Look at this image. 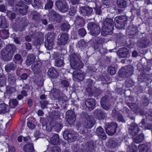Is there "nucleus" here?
Listing matches in <instances>:
<instances>
[{"label": "nucleus", "instance_id": "1", "mask_svg": "<svg viewBox=\"0 0 152 152\" xmlns=\"http://www.w3.org/2000/svg\"><path fill=\"white\" fill-rule=\"evenodd\" d=\"M69 57L70 66L75 70L73 72V76L80 81H83L85 77L80 69L83 67V64L75 53L70 55Z\"/></svg>", "mask_w": 152, "mask_h": 152}, {"label": "nucleus", "instance_id": "2", "mask_svg": "<svg viewBox=\"0 0 152 152\" xmlns=\"http://www.w3.org/2000/svg\"><path fill=\"white\" fill-rule=\"evenodd\" d=\"M16 50V47L14 45L9 44L1 51L2 59L6 61H10Z\"/></svg>", "mask_w": 152, "mask_h": 152}, {"label": "nucleus", "instance_id": "3", "mask_svg": "<svg viewBox=\"0 0 152 152\" xmlns=\"http://www.w3.org/2000/svg\"><path fill=\"white\" fill-rule=\"evenodd\" d=\"M113 29V19L110 18H107L103 22V26H102L101 35L103 36L112 35Z\"/></svg>", "mask_w": 152, "mask_h": 152}, {"label": "nucleus", "instance_id": "4", "mask_svg": "<svg viewBox=\"0 0 152 152\" xmlns=\"http://www.w3.org/2000/svg\"><path fill=\"white\" fill-rule=\"evenodd\" d=\"M81 116L84 119L83 124L85 128L91 129L95 125L96 121L91 115H89L87 113L83 112Z\"/></svg>", "mask_w": 152, "mask_h": 152}, {"label": "nucleus", "instance_id": "5", "mask_svg": "<svg viewBox=\"0 0 152 152\" xmlns=\"http://www.w3.org/2000/svg\"><path fill=\"white\" fill-rule=\"evenodd\" d=\"M60 113L58 110H55L51 113L50 117L51 119V121L56 124V126L59 130H61L63 126L62 120L60 118Z\"/></svg>", "mask_w": 152, "mask_h": 152}, {"label": "nucleus", "instance_id": "6", "mask_svg": "<svg viewBox=\"0 0 152 152\" xmlns=\"http://www.w3.org/2000/svg\"><path fill=\"white\" fill-rule=\"evenodd\" d=\"M87 27L89 33L93 36H98L101 32L100 28L98 23L89 22L87 25Z\"/></svg>", "mask_w": 152, "mask_h": 152}, {"label": "nucleus", "instance_id": "7", "mask_svg": "<svg viewBox=\"0 0 152 152\" xmlns=\"http://www.w3.org/2000/svg\"><path fill=\"white\" fill-rule=\"evenodd\" d=\"M55 37V33L53 32L48 33L46 39L44 42L45 46L47 50H50L53 48Z\"/></svg>", "mask_w": 152, "mask_h": 152}, {"label": "nucleus", "instance_id": "8", "mask_svg": "<svg viewBox=\"0 0 152 152\" xmlns=\"http://www.w3.org/2000/svg\"><path fill=\"white\" fill-rule=\"evenodd\" d=\"M56 7L61 12L65 13L69 10V6L67 1L65 0H58L56 1Z\"/></svg>", "mask_w": 152, "mask_h": 152}, {"label": "nucleus", "instance_id": "9", "mask_svg": "<svg viewBox=\"0 0 152 152\" xmlns=\"http://www.w3.org/2000/svg\"><path fill=\"white\" fill-rule=\"evenodd\" d=\"M104 128L107 134L108 135L112 136L115 133L118 125L116 123L113 122L105 124Z\"/></svg>", "mask_w": 152, "mask_h": 152}, {"label": "nucleus", "instance_id": "10", "mask_svg": "<svg viewBox=\"0 0 152 152\" xmlns=\"http://www.w3.org/2000/svg\"><path fill=\"white\" fill-rule=\"evenodd\" d=\"M69 130H65L63 132V138L69 142H72L75 141L77 138L75 134Z\"/></svg>", "mask_w": 152, "mask_h": 152}, {"label": "nucleus", "instance_id": "11", "mask_svg": "<svg viewBox=\"0 0 152 152\" xmlns=\"http://www.w3.org/2000/svg\"><path fill=\"white\" fill-rule=\"evenodd\" d=\"M49 18L50 20L54 23H60L62 20L61 16L53 10L50 12Z\"/></svg>", "mask_w": 152, "mask_h": 152}, {"label": "nucleus", "instance_id": "12", "mask_svg": "<svg viewBox=\"0 0 152 152\" xmlns=\"http://www.w3.org/2000/svg\"><path fill=\"white\" fill-rule=\"evenodd\" d=\"M150 43L149 39L146 37L140 38L137 41V45L141 48H145L147 47Z\"/></svg>", "mask_w": 152, "mask_h": 152}, {"label": "nucleus", "instance_id": "13", "mask_svg": "<svg viewBox=\"0 0 152 152\" xmlns=\"http://www.w3.org/2000/svg\"><path fill=\"white\" fill-rule=\"evenodd\" d=\"M69 38V35L67 33H62L60 38L58 39L57 45L59 46L65 45L67 43Z\"/></svg>", "mask_w": 152, "mask_h": 152}, {"label": "nucleus", "instance_id": "14", "mask_svg": "<svg viewBox=\"0 0 152 152\" xmlns=\"http://www.w3.org/2000/svg\"><path fill=\"white\" fill-rule=\"evenodd\" d=\"M136 26L134 25L129 26L126 29V33L129 35H133V38H137L138 37V32L137 31Z\"/></svg>", "mask_w": 152, "mask_h": 152}, {"label": "nucleus", "instance_id": "15", "mask_svg": "<svg viewBox=\"0 0 152 152\" xmlns=\"http://www.w3.org/2000/svg\"><path fill=\"white\" fill-rule=\"evenodd\" d=\"M92 8L88 6L80 7L79 12L82 15L89 16L93 12Z\"/></svg>", "mask_w": 152, "mask_h": 152}, {"label": "nucleus", "instance_id": "16", "mask_svg": "<svg viewBox=\"0 0 152 152\" xmlns=\"http://www.w3.org/2000/svg\"><path fill=\"white\" fill-rule=\"evenodd\" d=\"M66 118H67L68 123L72 124L76 120V116L74 111L69 110L66 113Z\"/></svg>", "mask_w": 152, "mask_h": 152}, {"label": "nucleus", "instance_id": "17", "mask_svg": "<svg viewBox=\"0 0 152 152\" xmlns=\"http://www.w3.org/2000/svg\"><path fill=\"white\" fill-rule=\"evenodd\" d=\"M126 104L135 113L140 114V115H142L144 114L143 111L141 110L136 104L133 103H127Z\"/></svg>", "mask_w": 152, "mask_h": 152}, {"label": "nucleus", "instance_id": "18", "mask_svg": "<svg viewBox=\"0 0 152 152\" xmlns=\"http://www.w3.org/2000/svg\"><path fill=\"white\" fill-rule=\"evenodd\" d=\"M85 105L89 110H92L95 107V100L93 98H88L85 102Z\"/></svg>", "mask_w": 152, "mask_h": 152}, {"label": "nucleus", "instance_id": "19", "mask_svg": "<svg viewBox=\"0 0 152 152\" xmlns=\"http://www.w3.org/2000/svg\"><path fill=\"white\" fill-rule=\"evenodd\" d=\"M140 131L137 125L135 124H131L129 129V133L133 136L136 135Z\"/></svg>", "mask_w": 152, "mask_h": 152}, {"label": "nucleus", "instance_id": "20", "mask_svg": "<svg viewBox=\"0 0 152 152\" xmlns=\"http://www.w3.org/2000/svg\"><path fill=\"white\" fill-rule=\"evenodd\" d=\"M115 26L118 29L124 28V15L117 16L115 18Z\"/></svg>", "mask_w": 152, "mask_h": 152}, {"label": "nucleus", "instance_id": "21", "mask_svg": "<svg viewBox=\"0 0 152 152\" xmlns=\"http://www.w3.org/2000/svg\"><path fill=\"white\" fill-rule=\"evenodd\" d=\"M50 141L51 144L55 145H60L62 141L59 138V135L55 134L53 135L50 139Z\"/></svg>", "mask_w": 152, "mask_h": 152}, {"label": "nucleus", "instance_id": "22", "mask_svg": "<svg viewBox=\"0 0 152 152\" xmlns=\"http://www.w3.org/2000/svg\"><path fill=\"white\" fill-rule=\"evenodd\" d=\"M94 115L96 118L100 120H104L106 116V113L104 111L97 109L94 110Z\"/></svg>", "mask_w": 152, "mask_h": 152}, {"label": "nucleus", "instance_id": "23", "mask_svg": "<svg viewBox=\"0 0 152 152\" xmlns=\"http://www.w3.org/2000/svg\"><path fill=\"white\" fill-rule=\"evenodd\" d=\"M47 74L49 76L53 79L57 78L58 75L57 70L53 67L49 69Z\"/></svg>", "mask_w": 152, "mask_h": 152}, {"label": "nucleus", "instance_id": "24", "mask_svg": "<svg viewBox=\"0 0 152 152\" xmlns=\"http://www.w3.org/2000/svg\"><path fill=\"white\" fill-rule=\"evenodd\" d=\"M53 58L55 59V65L58 67H60L64 65V62L63 59L58 58V53H55L53 56Z\"/></svg>", "mask_w": 152, "mask_h": 152}, {"label": "nucleus", "instance_id": "25", "mask_svg": "<svg viewBox=\"0 0 152 152\" xmlns=\"http://www.w3.org/2000/svg\"><path fill=\"white\" fill-rule=\"evenodd\" d=\"M124 75L126 77L131 76L133 74V67L130 65H128L124 67Z\"/></svg>", "mask_w": 152, "mask_h": 152}, {"label": "nucleus", "instance_id": "26", "mask_svg": "<svg viewBox=\"0 0 152 152\" xmlns=\"http://www.w3.org/2000/svg\"><path fill=\"white\" fill-rule=\"evenodd\" d=\"M96 135L100 138L103 140H105L106 138V135L104 129L100 126L98 127L96 129Z\"/></svg>", "mask_w": 152, "mask_h": 152}, {"label": "nucleus", "instance_id": "27", "mask_svg": "<svg viewBox=\"0 0 152 152\" xmlns=\"http://www.w3.org/2000/svg\"><path fill=\"white\" fill-rule=\"evenodd\" d=\"M56 124L53 121H50L49 124H46V129L48 131L50 132L52 130L53 128L54 127L57 132H59L61 130H59L58 126H56Z\"/></svg>", "mask_w": 152, "mask_h": 152}, {"label": "nucleus", "instance_id": "28", "mask_svg": "<svg viewBox=\"0 0 152 152\" xmlns=\"http://www.w3.org/2000/svg\"><path fill=\"white\" fill-rule=\"evenodd\" d=\"M42 64V62L40 61H35L31 65L32 69L35 72H39Z\"/></svg>", "mask_w": 152, "mask_h": 152}, {"label": "nucleus", "instance_id": "29", "mask_svg": "<svg viewBox=\"0 0 152 152\" xmlns=\"http://www.w3.org/2000/svg\"><path fill=\"white\" fill-rule=\"evenodd\" d=\"M23 150L25 152H34V149L32 143H26L23 146Z\"/></svg>", "mask_w": 152, "mask_h": 152}, {"label": "nucleus", "instance_id": "30", "mask_svg": "<svg viewBox=\"0 0 152 152\" xmlns=\"http://www.w3.org/2000/svg\"><path fill=\"white\" fill-rule=\"evenodd\" d=\"M32 5L35 9H41L43 7V3L41 0H32Z\"/></svg>", "mask_w": 152, "mask_h": 152}, {"label": "nucleus", "instance_id": "31", "mask_svg": "<svg viewBox=\"0 0 152 152\" xmlns=\"http://www.w3.org/2000/svg\"><path fill=\"white\" fill-rule=\"evenodd\" d=\"M76 21L77 23L76 26H78V27H82L83 26L85 23V20L84 18L83 17H80L79 15L76 17Z\"/></svg>", "mask_w": 152, "mask_h": 152}, {"label": "nucleus", "instance_id": "32", "mask_svg": "<svg viewBox=\"0 0 152 152\" xmlns=\"http://www.w3.org/2000/svg\"><path fill=\"white\" fill-rule=\"evenodd\" d=\"M16 66L13 62H10L6 64L5 66V69L7 72H10L11 70L14 71Z\"/></svg>", "mask_w": 152, "mask_h": 152}, {"label": "nucleus", "instance_id": "33", "mask_svg": "<svg viewBox=\"0 0 152 152\" xmlns=\"http://www.w3.org/2000/svg\"><path fill=\"white\" fill-rule=\"evenodd\" d=\"M9 106L4 103L0 104V114H5L9 111Z\"/></svg>", "mask_w": 152, "mask_h": 152}, {"label": "nucleus", "instance_id": "34", "mask_svg": "<svg viewBox=\"0 0 152 152\" xmlns=\"http://www.w3.org/2000/svg\"><path fill=\"white\" fill-rule=\"evenodd\" d=\"M133 139L134 142L140 143L142 142L144 140V134L141 133L137 136H134L133 137Z\"/></svg>", "mask_w": 152, "mask_h": 152}, {"label": "nucleus", "instance_id": "35", "mask_svg": "<svg viewBox=\"0 0 152 152\" xmlns=\"http://www.w3.org/2000/svg\"><path fill=\"white\" fill-rule=\"evenodd\" d=\"M35 56L33 54L29 55L26 61V65L29 66L31 64L34 62H35Z\"/></svg>", "mask_w": 152, "mask_h": 152}, {"label": "nucleus", "instance_id": "36", "mask_svg": "<svg viewBox=\"0 0 152 152\" xmlns=\"http://www.w3.org/2000/svg\"><path fill=\"white\" fill-rule=\"evenodd\" d=\"M138 80L141 82H145L150 79V75L148 74L141 73L138 76Z\"/></svg>", "mask_w": 152, "mask_h": 152}, {"label": "nucleus", "instance_id": "37", "mask_svg": "<svg viewBox=\"0 0 152 152\" xmlns=\"http://www.w3.org/2000/svg\"><path fill=\"white\" fill-rule=\"evenodd\" d=\"M9 31L7 29L0 30V37L3 39H6L9 37Z\"/></svg>", "mask_w": 152, "mask_h": 152}, {"label": "nucleus", "instance_id": "38", "mask_svg": "<svg viewBox=\"0 0 152 152\" xmlns=\"http://www.w3.org/2000/svg\"><path fill=\"white\" fill-rule=\"evenodd\" d=\"M35 121V119L33 118L28 120L27 125L30 129L33 130L36 127V126L34 124Z\"/></svg>", "mask_w": 152, "mask_h": 152}, {"label": "nucleus", "instance_id": "39", "mask_svg": "<svg viewBox=\"0 0 152 152\" xmlns=\"http://www.w3.org/2000/svg\"><path fill=\"white\" fill-rule=\"evenodd\" d=\"M0 27L3 28L7 27L5 17L3 15L0 16Z\"/></svg>", "mask_w": 152, "mask_h": 152}, {"label": "nucleus", "instance_id": "40", "mask_svg": "<svg viewBox=\"0 0 152 152\" xmlns=\"http://www.w3.org/2000/svg\"><path fill=\"white\" fill-rule=\"evenodd\" d=\"M108 101L107 98L106 96L103 97L101 99V104L102 107L106 110H107L108 108L105 104Z\"/></svg>", "mask_w": 152, "mask_h": 152}, {"label": "nucleus", "instance_id": "41", "mask_svg": "<svg viewBox=\"0 0 152 152\" xmlns=\"http://www.w3.org/2000/svg\"><path fill=\"white\" fill-rule=\"evenodd\" d=\"M138 147L139 152H148L149 149L148 146L144 144L139 145Z\"/></svg>", "mask_w": 152, "mask_h": 152}, {"label": "nucleus", "instance_id": "42", "mask_svg": "<svg viewBox=\"0 0 152 152\" xmlns=\"http://www.w3.org/2000/svg\"><path fill=\"white\" fill-rule=\"evenodd\" d=\"M19 5L21 7L19 9V12L20 14H22V15H24L27 13V9L28 8V6L27 5H26L25 7L23 8L22 7L23 5L20 4Z\"/></svg>", "mask_w": 152, "mask_h": 152}, {"label": "nucleus", "instance_id": "43", "mask_svg": "<svg viewBox=\"0 0 152 152\" xmlns=\"http://www.w3.org/2000/svg\"><path fill=\"white\" fill-rule=\"evenodd\" d=\"M53 1L51 0H48L46 3L45 9V10H50L52 9L53 6Z\"/></svg>", "mask_w": 152, "mask_h": 152}, {"label": "nucleus", "instance_id": "44", "mask_svg": "<svg viewBox=\"0 0 152 152\" xmlns=\"http://www.w3.org/2000/svg\"><path fill=\"white\" fill-rule=\"evenodd\" d=\"M95 7H94V9L96 13L98 15H100L101 13V6H98V4H99V2H95Z\"/></svg>", "mask_w": 152, "mask_h": 152}, {"label": "nucleus", "instance_id": "45", "mask_svg": "<svg viewBox=\"0 0 152 152\" xmlns=\"http://www.w3.org/2000/svg\"><path fill=\"white\" fill-rule=\"evenodd\" d=\"M14 61L15 62L21 63L23 61V58L20 55L17 53L14 56Z\"/></svg>", "mask_w": 152, "mask_h": 152}, {"label": "nucleus", "instance_id": "46", "mask_svg": "<svg viewBox=\"0 0 152 152\" xmlns=\"http://www.w3.org/2000/svg\"><path fill=\"white\" fill-rule=\"evenodd\" d=\"M70 28V26L68 23H64L61 26V29L63 31L67 32Z\"/></svg>", "mask_w": 152, "mask_h": 152}, {"label": "nucleus", "instance_id": "47", "mask_svg": "<svg viewBox=\"0 0 152 152\" xmlns=\"http://www.w3.org/2000/svg\"><path fill=\"white\" fill-rule=\"evenodd\" d=\"M18 102L16 99H10L9 102V105L11 107H12V105L13 107H16L18 105Z\"/></svg>", "mask_w": 152, "mask_h": 152}, {"label": "nucleus", "instance_id": "48", "mask_svg": "<svg viewBox=\"0 0 152 152\" xmlns=\"http://www.w3.org/2000/svg\"><path fill=\"white\" fill-rule=\"evenodd\" d=\"M78 32L80 36L82 37H84L87 34L86 29L83 28H80L78 30Z\"/></svg>", "mask_w": 152, "mask_h": 152}, {"label": "nucleus", "instance_id": "49", "mask_svg": "<svg viewBox=\"0 0 152 152\" xmlns=\"http://www.w3.org/2000/svg\"><path fill=\"white\" fill-rule=\"evenodd\" d=\"M32 19L35 22L39 23L41 22V18L40 15L34 14L33 15Z\"/></svg>", "mask_w": 152, "mask_h": 152}, {"label": "nucleus", "instance_id": "50", "mask_svg": "<svg viewBox=\"0 0 152 152\" xmlns=\"http://www.w3.org/2000/svg\"><path fill=\"white\" fill-rule=\"evenodd\" d=\"M6 89L7 93L8 94H12L15 92V88L9 86H7Z\"/></svg>", "mask_w": 152, "mask_h": 152}, {"label": "nucleus", "instance_id": "51", "mask_svg": "<svg viewBox=\"0 0 152 152\" xmlns=\"http://www.w3.org/2000/svg\"><path fill=\"white\" fill-rule=\"evenodd\" d=\"M8 81L10 85H14L15 83V78L11 75L8 76Z\"/></svg>", "mask_w": 152, "mask_h": 152}, {"label": "nucleus", "instance_id": "52", "mask_svg": "<svg viewBox=\"0 0 152 152\" xmlns=\"http://www.w3.org/2000/svg\"><path fill=\"white\" fill-rule=\"evenodd\" d=\"M28 24L26 21H24L23 22L21 25L20 28H19V31L20 32H22L26 29V28Z\"/></svg>", "mask_w": 152, "mask_h": 152}, {"label": "nucleus", "instance_id": "53", "mask_svg": "<svg viewBox=\"0 0 152 152\" xmlns=\"http://www.w3.org/2000/svg\"><path fill=\"white\" fill-rule=\"evenodd\" d=\"M44 39L42 38H38L34 42V43L35 45L38 46L40 45L43 43Z\"/></svg>", "mask_w": 152, "mask_h": 152}, {"label": "nucleus", "instance_id": "54", "mask_svg": "<svg viewBox=\"0 0 152 152\" xmlns=\"http://www.w3.org/2000/svg\"><path fill=\"white\" fill-rule=\"evenodd\" d=\"M86 150L87 152H93L94 151V145L92 144L88 143Z\"/></svg>", "mask_w": 152, "mask_h": 152}, {"label": "nucleus", "instance_id": "55", "mask_svg": "<svg viewBox=\"0 0 152 152\" xmlns=\"http://www.w3.org/2000/svg\"><path fill=\"white\" fill-rule=\"evenodd\" d=\"M117 54L119 58H124V47L120 48L117 52Z\"/></svg>", "mask_w": 152, "mask_h": 152}, {"label": "nucleus", "instance_id": "56", "mask_svg": "<svg viewBox=\"0 0 152 152\" xmlns=\"http://www.w3.org/2000/svg\"><path fill=\"white\" fill-rule=\"evenodd\" d=\"M48 104V102L47 101H43L40 102L41 107L42 109H44L47 107Z\"/></svg>", "mask_w": 152, "mask_h": 152}, {"label": "nucleus", "instance_id": "57", "mask_svg": "<svg viewBox=\"0 0 152 152\" xmlns=\"http://www.w3.org/2000/svg\"><path fill=\"white\" fill-rule=\"evenodd\" d=\"M149 103L148 99L145 97H144L142 99L141 104L142 105L146 106L148 105Z\"/></svg>", "mask_w": 152, "mask_h": 152}, {"label": "nucleus", "instance_id": "58", "mask_svg": "<svg viewBox=\"0 0 152 152\" xmlns=\"http://www.w3.org/2000/svg\"><path fill=\"white\" fill-rule=\"evenodd\" d=\"M76 12V8L75 7L72 6L70 8V10L69 11V14L70 16H74Z\"/></svg>", "mask_w": 152, "mask_h": 152}, {"label": "nucleus", "instance_id": "59", "mask_svg": "<svg viewBox=\"0 0 152 152\" xmlns=\"http://www.w3.org/2000/svg\"><path fill=\"white\" fill-rule=\"evenodd\" d=\"M108 72L111 75H114L116 73L115 67H109L108 69Z\"/></svg>", "mask_w": 152, "mask_h": 152}, {"label": "nucleus", "instance_id": "60", "mask_svg": "<svg viewBox=\"0 0 152 152\" xmlns=\"http://www.w3.org/2000/svg\"><path fill=\"white\" fill-rule=\"evenodd\" d=\"M61 83L62 86L64 87H67L69 85V83L66 80H62L61 81Z\"/></svg>", "mask_w": 152, "mask_h": 152}, {"label": "nucleus", "instance_id": "61", "mask_svg": "<svg viewBox=\"0 0 152 152\" xmlns=\"http://www.w3.org/2000/svg\"><path fill=\"white\" fill-rule=\"evenodd\" d=\"M20 2L18 3L19 5L20 4H29L32 2V0H20Z\"/></svg>", "mask_w": 152, "mask_h": 152}, {"label": "nucleus", "instance_id": "62", "mask_svg": "<svg viewBox=\"0 0 152 152\" xmlns=\"http://www.w3.org/2000/svg\"><path fill=\"white\" fill-rule=\"evenodd\" d=\"M137 149L129 146L127 148V152H137Z\"/></svg>", "mask_w": 152, "mask_h": 152}, {"label": "nucleus", "instance_id": "63", "mask_svg": "<svg viewBox=\"0 0 152 152\" xmlns=\"http://www.w3.org/2000/svg\"><path fill=\"white\" fill-rule=\"evenodd\" d=\"M101 55H104L107 53V50L102 47H101L98 51Z\"/></svg>", "mask_w": 152, "mask_h": 152}, {"label": "nucleus", "instance_id": "64", "mask_svg": "<svg viewBox=\"0 0 152 152\" xmlns=\"http://www.w3.org/2000/svg\"><path fill=\"white\" fill-rule=\"evenodd\" d=\"M116 3L118 7L124 8V0H117Z\"/></svg>", "mask_w": 152, "mask_h": 152}]
</instances>
